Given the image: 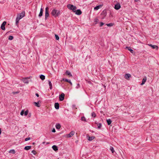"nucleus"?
Returning <instances> with one entry per match:
<instances>
[{
  "instance_id": "c03bdc74",
  "label": "nucleus",
  "mask_w": 159,
  "mask_h": 159,
  "mask_svg": "<svg viewBox=\"0 0 159 159\" xmlns=\"http://www.w3.org/2000/svg\"><path fill=\"white\" fill-rule=\"evenodd\" d=\"M36 95L37 97H39V95L38 94V93H36Z\"/></svg>"
},
{
  "instance_id": "20e7f679",
  "label": "nucleus",
  "mask_w": 159,
  "mask_h": 159,
  "mask_svg": "<svg viewBox=\"0 0 159 159\" xmlns=\"http://www.w3.org/2000/svg\"><path fill=\"white\" fill-rule=\"evenodd\" d=\"M49 8L48 7H47L45 8V19H46L49 16V14L48 12V10Z\"/></svg>"
},
{
  "instance_id": "2f4dec72",
  "label": "nucleus",
  "mask_w": 159,
  "mask_h": 159,
  "mask_svg": "<svg viewBox=\"0 0 159 159\" xmlns=\"http://www.w3.org/2000/svg\"><path fill=\"white\" fill-rule=\"evenodd\" d=\"M106 25L108 26H113V24L112 23H109V24H106Z\"/></svg>"
},
{
  "instance_id": "f704fd0d",
  "label": "nucleus",
  "mask_w": 159,
  "mask_h": 159,
  "mask_svg": "<svg viewBox=\"0 0 159 159\" xmlns=\"http://www.w3.org/2000/svg\"><path fill=\"white\" fill-rule=\"evenodd\" d=\"M55 37L56 39L57 40H58L59 39V37L57 35V34H55Z\"/></svg>"
},
{
  "instance_id": "f257e3e1",
  "label": "nucleus",
  "mask_w": 159,
  "mask_h": 159,
  "mask_svg": "<svg viewBox=\"0 0 159 159\" xmlns=\"http://www.w3.org/2000/svg\"><path fill=\"white\" fill-rule=\"evenodd\" d=\"M25 16V12L24 11L22 12L17 15L16 20V25L18 24L20 20L24 17Z\"/></svg>"
},
{
  "instance_id": "c9c22d12",
  "label": "nucleus",
  "mask_w": 159,
  "mask_h": 159,
  "mask_svg": "<svg viewBox=\"0 0 159 159\" xmlns=\"http://www.w3.org/2000/svg\"><path fill=\"white\" fill-rule=\"evenodd\" d=\"M24 110H22L21 111V112H20V115H21V116H23V114H24Z\"/></svg>"
},
{
  "instance_id": "a19ab883",
  "label": "nucleus",
  "mask_w": 159,
  "mask_h": 159,
  "mask_svg": "<svg viewBox=\"0 0 159 159\" xmlns=\"http://www.w3.org/2000/svg\"><path fill=\"white\" fill-rule=\"evenodd\" d=\"M80 84H77V86H76V89H78L79 88H80Z\"/></svg>"
},
{
  "instance_id": "2eb2a0df",
  "label": "nucleus",
  "mask_w": 159,
  "mask_h": 159,
  "mask_svg": "<svg viewBox=\"0 0 159 159\" xmlns=\"http://www.w3.org/2000/svg\"><path fill=\"white\" fill-rule=\"evenodd\" d=\"M43 10L42 8L40 9V12L39 15V17H41L43 15Z\"/></svg>"
},
{
  "instance_id": "393cba45",
  "label": "nucleus",
  "mask_w": 159,
  "mask_h": 159,
  "mask_svg": "<svg viewBox=\"0 0 159 159\" xmlns=\"http://www.w3.org/2000/svg\"><path fill=\"white\" fill-rule=\"evenodd\" d=\"M107 122L108 125H110L111 123V120L110 119H108L107 120Z\"/></svg>"
},
{
  "instance_id": "a878e982",
  "label": "nucleus",
  "mask_w": 159,
  "mask_h": 159,
  "mask_svg": "<svg viewBox=\"0 0 159 159\" xmlns=\"http://www.w3.org/2000/svg\"><path fill=\"white\" fill-rule=\"evenodd\" d=\"M31 148V146H26L25 147L24 149L25 150H28L30 149Z\"/></svg>"
},
{
  "instance_id": "37998d69",
  "label": "nucleus",
  "mask_w": 159,
  "mask_h": 159,
  "mask_svg": "<svg viewBox=\"0 0 159 159\" xmlns=\"http://www.w3.org/2000/svg\"><path fill=\"white\" fill-rule=\"evenodd\" d=\"M52 132H54V133L55 132H56L55 129L54 128L52 130Z\"/></svg>"
},
{
  "instance_id": "ea45409f",
  "label": "nucleus",
  "mask_w": 159,
  "mask_h": 159,
  "mask_svg": "<svg viewBox=\"0 0 159 159\" xmlns=\"http://www.w3.org/2000/svg\"><path fill=\"white\" fill-rule=\"evenodd\" d=\"M30 139V137L27 138H26L25 139V141H26L29 140Z\"/></svg>"
},
{
  "instance_id": "f3484780",
  "label": "nucleus",
  "mask_w": 159,
  "mask_h": 159,
  "mask_svg": "<svg viewBox=\"0 0 159 159\" xmlns=\"http://www.w3.org/2000/svg\"><path fill=\"white\" fill-rule=\"evenodd\" d=\"M63 80H64L66 82H68L70 84V85H72V83L71 82L70 80H69L67 79H63Z\"/></svg>"
},
{
  "instance_id": "0eeeda50",
  "label": "nucleus",
  "mask_w": 159,
  "mask_h": 159,
  "mask_svg": "<svg viewBox=\"0 0 159 159\" xmlns=\"http://www.w3.org/2000/svg\"><path fill=\"white\" fill-rule=\"evenodd\" d=\"M6 24V22L4 21L2 24L1 26V28L2 30H5V26Z\"/></svg>"
},
{
  "instance_id": "e433bc0d",
  "label": "nucleus",
  "mask_w": 159,
  "mask_h": 159,
  "mask_svg": "<svg viewBox=\"0 0 159 159\" xmlns=\"http://www.w3.org/2000/svg\"><path fill=\"white\" fill-rule=\"evenodd\" d=\"M102 126V124L101 123H99L98 125V128L100 129Z\"/></svg>"
},
{
  "instance_id": "423d86ee",
  "label": "nucleus",
  "mask_w": 159,
  "mask_h": 159,
  "mask_svg": "<svg viewBox=\"0 0 159 159\" xmlns=\"http://www.w3.org/2000/svg\"><path fill=\"white\" fill-rule=\"evenodd\" d=\"M64 96L65 94L64 93H61V94L59 95V100L60 101H62L64 99Z\"/></svg>"
},
{
  "instance_id": "bb28decb",
  "label": "nucleus",
  "mask_w": 159,
  "mask_h": 159,
  "mask_svg": "<svg viewBox=\"0 0 159 159\" xmlns=\"http://www.w3.org/2000/svg\"><path fill=\"white\" fill-rule=\"evenodd\" d=\"M9 152L10 153L15 154V150L14 149H12V150H10L9 151Z\"/></svg>"
},
{
  "instance_id": "39448f33",
  "label": "nucleus",
  "mask_w": 159,
  "mask_h": 159,
  "mask_svg": "<svg viewBox=\"0 0 159 159\" xmlns=\"http://www.w3.org/2000/svg\"><path fill=\"white\" fill-rule=\"evenodd\" d=\"M75 131H71L70 133L66 134V136L67 138H70L75 134Z\"/></svg>"
},
{
  "instance_id": "aec40b11",
  "label": "nucleus",
  "mask_w": 159,
  "mask_h": 159,
  "mask_svg": "<svg viewBox=\"0 0 159 159\" xmlns=\"http://www.w3.org/2000/svg\"><path fill=\"white\" fill-rule=\"evenodd\" d=\"M61 126L60 125L59 123L57 124L56 125L55 127L57 129H59L61 128Z\"/></svg>"
},
{
  "instance_id": "cd10ccee",
  "label": "nucleus",
  "mask_w": 159,
  "mask_h": 159,
  "mask_svg": "<svg viewBox=\"0 0 159 159\" xmlns=\"http://www.w3.org/2000/svg\"><path fill=\"white\" fill-rule=\"evenodd\" d=\"M34 103L36 106L37 107H40V105L39 104V102H34Z\"/></svg>"
},
{
  "instance_id": "9b49d317",
  "label": "nucleus",
  "mask_w": 159,
  "mask_h": 159,
  "mask_svg": "<svg viewBox=\"0 0 159 159\" xmlns=\"http://www.w3.org/2000/svg\"><path fill=\"white\" fill-rule=\"evenodd\" d=\"M131 75L130 74H125V79L127 80H129V78L131 77Z\"/></svg>"
},
{
  "instance_id": "412c9836",
  "label": "nucleus",
  "mask_w": 159,
  "mask_h": 159,
  "mask_svg": "<svg viewBox=\"0 0 159 159\" xmlns=\"http://www.w3.org/2000/svg\"><path fill=\"white\" fill-rule=\"evenodd\" d=\"M52 149L55 151H56L58 150L57 147L56 145H53L52 147Z\"/></svg>"
},
{
  "instance_id": "f03ea898",
  "label": "nucleus",
  "mask_w": 159,
  "mask_h": 159,
  "mask_svg": "<svg viewBox=\"0 0 159 159\" xmlns=\"http://www.w3.org/2000/svg\"><path fill=\"white\" fill-rule=\"evenodd\" d=\"M51 13L52 15L54 16V17H56L60 15V11L59 10L54 9L52 10Z\"/></svg>"
},
{
  "instance_id": "6ab92c4d",
  "label": "nucleus",
  "mask_w": 159,
  "mask_h": 159,
  "mask_svg": "<svg viewBox=\"0 0 159 159\" xmlns=\"http://www.w3.org/2000/svg\"><path fill=\"white\" fill-rule=\"evenodd\" d=\"M48 84H49V86L50 89L51 90L52 89V84L51 81L49 80H48Z\"/></svg>"
},
{
  "instance_id": "5701e85b",
  "label": "nucleus",
  "mask_w": 159,
  "mask_h": 159,
  "mask_svg": "<svg viewBox=\"0 0 159 159\" xmlns=\"http://www.w3.org/2000/svg\"><path fill=\"white\" fill-rule=\"evenodd\" d=\"M40 78L42 80H43L45 79V76L43 75H41L40 76Z\"/></svg>"
},
{
  "instance_id": "b1692460",
  "label": "nucleus",
  "mask_w": 159,
  "mask_h": 159,
  "mask_svg": "<svg viewBox=\"0 0 159 159\" xmlns=\"http://www.w3.org/2000/svg\"><path fill=\"white\" fill-rule=\"evenodd\" d=\"M66 73L68 75H69L70 76H72V75H71V74L70 72L68 71V70H67L66 72Z\"/></svg>"
},
{
  "instance_id": "a211bd4d",
  "label": "nucleus",
  "mask_w": 159,
  "mask_h": 159,
  "mask_svg": "<svg viewBox=\"0 0 159 159\" xmlns=\"http://www.w3.org/2000/svg\"><path fill=\"white\" fill-rule=\"evenodd\" d=\"M146 80H147V79L146 78H143L142 80V83L141 84V85H142L143 84H145V82H146Z\"/></svg>"
},
{
  "instance_id": "4be33fe9",
  "label": "nucleus",
  "mask_w": 159,
  "mask_h": 159,
  "mask_svg": "<svg viewBox=\"0 0 159 159\" xmlns=\"http://www.w3.org/2000/svg\"><path fill=\"white\" fill-rule=\"evenodd\" d=\"M126 48L128 49V50L131 53H134V51L130 47H127Z\"/></svg>"
},
{
  "instance_id": "a18cd8bd",
  "label": "nucleus",
  "mask_w": 159,
  "mask_h": 159,
  "mask_svg": "<svg viewBox=\"0 0 159 159\" xmlns=\"http://www.w3.org/2000/svg\"><path fill=\"white\" fill-rule=\"evenodd\" d=\"M1 129L0 128V135L1 134Z\"/></svg>"
},
{
  "instance_id": "9d476101",
  "label": "nucleus",
  "mask_w": 159,
  "mask_h": 159,
  "mask_svg": "<svg viewBox=\"0 0 159 159\" xmlns=\"http://www.w3.org/2000/svg\"><path fill=\"white\" fill-rule=\"evenodd\" d=\"M22 81L25 84H28L29 83V81L28 80V78H23L22 79Z\"/></svg>"
},
{
  "instance_id": "4c0bfd02",
  "label": "nucleus",
  "mask_w": 159,
  "mask_h": 159,
  "mask_svg": "<svg viewBox=\"0 0 159 159\" xmlns=\"http://www.w3.org/2000/svg\"><path fill=\"white\" fill-rule=\"evenodd\" d=\"M31 152L34 155L36 154V152L35 150H33Z\"/></svg>"
},
{
  "instance_id": "4468645a",
  "label": "nucleus",
  "mask_w": 159,
  "mask_h": 159,
  "mask_svg": "<svg viewBox=\"0 0 159 159\" xmlns=\"http://www.w3.org/2000/svg\"><path fill=\"white\" fill-rule=\"evenodd\" d=\"M75 12L76 14L78 15H80L82 13L80 9H78L77 10H76V11Z\"/></svg>"
},
{
  "instance_id": "6e6552de",
  "label": "nucleus",
  "mask_w": 159,
  "mask_h": 159,
  "mask_svg": "<svg viewBox=\"0 0 159 159\" xmlns=\"http://www.w3.org/2000/svg\"><path fill=\"white\" fill-rule=\"evenodd\" d=\"M120 8V5L119 3L116 4L114 7V8L116 10H118Z\"/></svg>"
},
{
  "instance_id": "7c9ffc66",
  "label": "nucleus",
  "mask_w": 159,
  "mask_h": 159,
  "mask_svg": "<svg viewBox=\"0 0 159 159\" xmlns=\"http://www.w3.org/2000/svg\"><path fill=\"white\" fill-rule=\"evenodd\" d=\"M13 39V37L12 36H9L8 37V39L10 40H11Z\"/></svg>"
},
{
  "instance_id": "f8f14e48",
  "label": "nucleus",
  "mask_w": 159,
  "mask_h": 159,
  "mask_svg": "<svg viewBox=\"0 0 159 159\" xmlns=\"http://www.w3.org/2000/svg\"><path fill=\"white\" fill-rule=\"evenodd\" d=\"M87 138H88V140L89 141H91L95 138V137L94 136H92L91 137L87 136Z\"/></svg>"
},
{
  "instance_id": "1a4fd4ad",
  "label": "nucleus",
  "mask_w": 159,
  "mask_h": 159,
  "mask_svg": "<svg viewBox=\"0 0 159 159\" xmlns=\"http://www.w3.org/2000/svg\"><path fill=\"white\" fill-rule=\"evenodd\" d=\"M148 45L151 47L153 49L156 48L157 50L158 49V47L157 45H152V44H148Z\"/></svg>"
},
{
  "instance_id": "c85d7f7f",
  "label": "nucleus",
  "mask_w": 159,
  "mask_h": 159,
  "mask_svg": "<svg viewBox=\"0 0 159 159\" xmlns=\"http://www.w3.org/2000/svg\"><path fill=\"white\" fill-rule=\"evenodd\" d=\"M110 150H111L112 153H113L114 152H115L114 148L112 147H110Z\"/></svg>"
},
{
  "instance_id": "58836bf2",
  "label": "nucleus",
  "mask_w": 159,
  "mask_h": 159,
  "mask_svg": "<svg viewBox=\"0 0 159 159\" xmlns=\"http://www.w3.org/2000/svg\"><path fill=\"white\" fill-rule=\"evenodd\" d=\"M99 20L97 18H96L95 19L94 21L96 22V24L98 22Z\"/></svg>"
},
{
  "instance_id": "473e14b6",
  "label": "nucleus",
  "mask_w": 159,
  "mask_h": 159,
  "mask_svg": "<svg viewBox=\"0 0 159 159\" xmlns=\"http://www.w3.org/2000/svg\"><path fill=\"white\" fill-rule=\"evenodd\" d=\"M29 111L28 110H26L24 113L25 116H26L28 115Z\"/></svg>"
},
{
  "instance_id": "dca6fc26",
  "label": "nucleus",
  "mask_w": 159,
  "mask_h": 159,
  "mask_svg": "<svg viewBox=\"0 0 159 159\" xmlns=\"http://www.w3.org/2000/svg\"><path fill=\"white\" fill-rule=\"evenodd\" d=\"M55 108L56 109H58L59 107V104L58 103H55L54 104Z\"/></svg>"
},
{
  "instance_id": "7ed1b4c3",
  "label": "nucleus",
  "mask_w": 159,
  "mask_h": 159,
  "mask_svg": "<svg viewBox=\"0 0 159 159\" xmlns=\"http://www.w3.org/2000/svg\"><path fill=\"white\" fill-rule=\"evenodd\" d=\"M67 7L69 9H70V10H72L74 12H75L76 11V7L75 6L69 4L67 5Z\"/></svg>"
},
{
  "instance_id": "c756f323",
  "label": "nucleus",
  "mask_w": 159,
  "mask_h": 159,
  "mask_svg": "<svg viewBox=\"0 0 159 159\" xmlns=\"http://www.w3.org/2000/svg\"><path fill=\"white\" fill-rule=\"evenodd\" d=\"M91 116L93 117H95L96 116V114L94 112H93L91 113Z\"/></svg>"
},
{
  "instance_id": "79ce46f5",
  "label": "nucleus",
  "mask_w": 159,
  "mask_h": 159,
  "mask_svg": "<svg viewBox=\"0 0 159 159\" xmlns=\"http://www.w3.org/2000/svg\"><path fill=\"white\" fill-rule=\"evenodd\" d=\"M104 24V23H103V22H101L100 24V27L102 26Z\"/></svg>"
},
{
  "instance_id": "ddd939ff",
  "label": "nucleus",
  "mask_w": 159,
  "mask_h": 159,
  "mask_svg": "<svg viewBox=\"0 0 159 159\" xmlns=\"http://www.w3.org/2000/svg\"><path fill=\"white\" fill-rule=\"evenodd\" d=\"M102 6V5L97 6L94 7V10H98V9L101 8Z\"/></svg>"
},
{
  "instance_id": "72a5a7b5",
  "label": "nucleus",
  "mask_w": 159,
  "mask_h": 159,
  "mask_svg": "<svg viewBox=\"0 0 159 159\" xmlns=\"http://www.w3.org/2000/svg\"><path fill=\"white\" fill-rule=\"evenodd\" d=\"M81 120L82 121H86V119L83 116L81 118Z\"/></svg>"
}]
</instances>
